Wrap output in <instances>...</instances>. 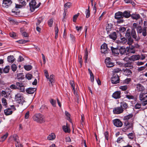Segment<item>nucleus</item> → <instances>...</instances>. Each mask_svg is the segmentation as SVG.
<instances>
[{
  "mask_svg": "<svg viewBox=\"0 0 147 147\" xmlns=\"http://www.w3.org/2000/svg\"><path fill=\"white\" fill-rule=\"evenodd\" d=\"M43 19L42 17L39 18L37 19V22L36 24V26H38L40 24L42 21Z\"/></svg>",
  "mask_w": 147,
  "mask_h": 147,
  "instance_id": "44",
  "label": "nucleus"
},
{
  "mask_svg": "<svg viewBox=\"0 0 147 147\" xmlns=\"http://www.w3.org/2000/svg\"><path fill=\"white\" fill-rule=\"evenodd\" d=\"M115 19L119 20L121 18H123L122 12L121 11H118L115 13Z\"/></svg>",
  "mask_w": 147,
  "mask_h": 147,
  "instance_id": "20",
  "label": "nucleus"
},
{
  "mask_svg": "<svg viewBox=\"0 0 147 147\" xmlns=\"http://www.w3.org/2000/svg\"><path fill=\"white\" fill-rule=\"evenodd\" d=\"M80 14L79 13H78L77 14H75L74 15L73 17V21L74 22H75L76 21V19L78 16H79Z\"/></svg>",
  "mask_w": 147,
  "mask_h": 147,
  "instance_id": "58",
  "label": "nucleus"
},
{
  "mask_svg": "<svg viewBox=\"0 0 147 147\" xmlns=\"http://www.w3.org/2000/svg\"><path fill=\"white\" fill-rule=\"evenodd\" d=\"M137 90L138 91H142L144 89V87L141 84H138L137 85Z\"/></svg>",
  "mask_w": 147,
  "mask_h": 147,
  "instance_id": "31",
  "label": "nucleus"
},
{
  "mask_svg": "<svg viewBox=\"0 0 147 147\" xmlns=\"http://www.w3.org/2000/svg\"><path fill=\"white\" fill-rule=\"evenodd\" d=\"M130 11H125L123 12H122L123 18L125 17L126 18H128L131 16Z\"/></svg>",
  "mask_w": 147,
  "mask_h": 147,
  "instance_id": "22",
  "label": "nucleus"
},
{
  "mask_svg": "<svg viewBox=\"0 0 147 147\" xmlns=\"http://www.w3.org/2000/svg\"><path fill=\"white\" fill-rule=\"evenodd\" d=\"M124 126L127 127L128 128L133 129V121H124Z\"/></svg>",
  "mask_w": 147,
  "mask_h": 147,
  "instance_id": "9",
  "label": "nucleus"
},
{
  "mask_svg": "<svg viewBox=\"0 0 147 147\" xmlns=\"http://www.w3.org/2000/svg\"><path fill=\"white\" fill-rule=\"evenodd\" d=\"M20 4H16V7L17 8H21L25 6L26 4L25 0H18Z\"/></svg>",
  "mask_w": 147,
  "mask_h": 147,
  "instance_id": "8",
  "label": "nucleus"
},
{
  "mask_svg": "<svg viewBox=\"0 0 147 147\" xmlns=\"http://www.w3.org/2000/svg\"><path fill=\"white\" fill-rule=\"evenodd\" d=\"M17 78L18 79L22 80L24 78L23 74L22 73H20L18 74Z\"/></svg>",
  "mask_w": 147,
  "mask_h": 147,
  "instance_id": "48",
  "label": "nucleus"
},
{
  "mask_svg": "<svg viewBox=\"0 0 147 147\" xmlns=\"http://www.w3.org/2000/svg\"><path fill=\"white\" fill-rule=\"evenodd\" d=\"M54 75L52 74L50 76V77H49V79H48L49 80V82H51V84H52L53 83L54 81Z\"/></svg>",
  "mask_w": 147,
  "mask_h": 147,
  "instance_id": "39",
  "label": "nucleus"
},
{
  "mask_svg": "<svg viewBox=\"0 0 147 147\" xmlns=\"http://www.w3.org/2000/svg\"><path fill=\"white\" fill-rule=\"evenodd\" d=\"M121 106L120 107H122L123 108L126 109L128 107L127 104L125 102H123L121 103Z\"/></svg>",
  "mask_w": 147,
  "mask_h": 147,
  "instance_id": "42",
  "label": "nucleus"
},
{
  "mask_svg": "<svg viewBox=\"0 0 147 147\" xmlns=\"http://www.w3.org/2000/svg\"><path fill=\"white\" fill-rule=\"evenodd\" d=\"M71 3L70 2H67L64 5V13H65V14H66V12L67 11V9L71 7Z\"/></svg>",
  "mask_w": 147,
  "mask_h": 147,
  "instance_id": "21",
  "label": "nucleus"
},
{
  "mask_svg": "<svg viewBox=\"0 0 147 147\" xmlns=\"http://www.w3.org/2000/svg\"><path fill=\"white\" fill-rule=\"evenodd\" d=\"M128 138L131 139H133L134 138V134L133 133H131L127 135Z\"/></svg>",
  "mask_w": 147,
  "mask_h": 147,
  "instance_id": "61",
  "label": "nucleus"
},
{
  "mask_svg": "<svg viewBox=\"0 0 147 147\" xmlns=\"http://www.w3.org/2000/svg\"><path fill=\"white\" fill-rule=\"evenodd\" d=\"M131 36L136 41H138L140 39V37L139 36H137L136 33L135 31H132L131 33Z\"/></svg>",
  "mask_w": 147,
  "mask_h": 147,
  "instance_id": "24",
  "label": "nucleus"
},
{
  "mask_svg": "<svg viewBox=\"0 0 147 147\" xmlns=\"http://www.w3.org/2000/svg\"><path fill=\"white\" fill-rule=\"evenodd\" d=\"M113 122L114 125L117 127H121L123 125L121 121L118 119L113 120Z\"/></svg>",
  "mask_w": 147,
  "mask_h": 147,
  "instance_id": "7",
  "label": "nucleus"
},
{
  "mask_svg": "<svg viewBox=\"0 0 147 147\" xmlns=\"http://www.w3.org/2000/svg\"><path fill=\"white\" fill-rule=\"evenodd\" d=\"M8 135V133H6L4 135L2 136L1 137V139L2 140V141L3 142L7 138Z\"/></svg>",
  "mask_w": 147,
  "mask_h": 147,
  "instance_id": "50",
  "label": "nucleus"
},
{
  "mask_svg": "<svg viewBox=\"0 0 147 147\" xmlns=\"http://www.w3.org/2000/svg\"><path fill=\"white\" fill-rule=\"evenodd\" d=\"M26 77L28 80H30L32 78V76L31 74H28L26 75Z\"/></svg>",
  "mask_w": 147,
  "mask_h": 147,
  "instance_id": "57",
  "label": "nucleus"
},
{
  "mask_svg": "<svg viewBox=\"0 0 147 147\" xmlns=\"http://www.w3.org/2000/svg\"><path fill=\"white\" fill-rule=\"evenodd\" d=\"M11 69L13 71H16L17 69V67L16 65L14 64H13L11 65Z\"/></svg>",
  "mask_w": 147,
  "mask_h": 147,
  "instance_id": "54",
  "label": "nucleus"
},
{
  "mask_svg": "<svg viewBox=\"0 0 147 147\" xmlns=\"http://www.w3.org/2000/svg\"><path fill=\"white\" fill-rule=\"evenodd\" d=\"M36 90V88H29L26 89V91L27 93L28 94H32L34 93Z\"/></svg>",
  "mask_w": 147,
  "mask_h": 147,
  "instance_id": "25",
  "label": "nucleus"
},
{
  "mask_svg": "<svg viewBox=\"0 0 147 147\" xmlns=\"http://www.w3.org/2000/svg\"><path fill=\"white\" fill-rule=\"evenodd\" d=\"M24 68L27 71H30L32 69V67L30 65H25L24 66Z\"/></svg>",
  "mask_w": 147,
  "mask_h": 147,
  "instance_id": "43",
  "label": "nucleus"
},
{
  "mask_svg": "<svg viewBox=\"0 0 147 147\" xmlns=\"http://www.w3.org/2000/svg\"><path fill=\"white\" fill-rule=\"evenodd\" d=\"M69 83L71 87L72 88V89L74 91H75V84L74 81L70 80Z\"/></svg>",
  "mask_w": 147,
  "mask_h": 147,
  "instance_id": "52",
  "label": "nucleus"
},
{
  "mask_svg": "<svg viewBox=\"0 0 147 147\" xmlns=\"http://www.w3.org/2000/svg\"><path fill=\"white\" fill-rule=\"evenodd\" d=\"M119 53L121 55H123L126 52V49L125 47H121L119 49Z\"/></svg>",
  "mask_w": 147,
  "mask_h": 147,
  "instance_id": "34",
  "label": "nucleus"
},
{
  "mask_svg": "<svg viewBox=\"0 0 147 147\" xmlns=\"http://www.w3.org/2000/svg\"><path fill=\"white\" fill-rule=\"evenodd\" d=\"M50 102L53 107H56V101L55 100L51 99L50 100Z\"/></svg>",
  "mask_w": 147,
  "mask_h": 147,
  "instance_id": "45",
  "label": "nucleus"
},
{
  "mask_svg": "<svg viewBox=\"0 0 147 147\" xmlns=\"http://www.w3.org/2000/svg\"><path fill=\"white\" fill-rule=\"evenodd\" d=\"M104 134L105 135V139L107 140H108L109 139V133L107 131L105 132Z\"/></svg>",
  "mask_w": 147,
  "mask_h": 147,
  "instance_id": "64",
  "label": "nucleus"
},
{
  "mask_svg": "<svg viewBox=\"0 0 147 147\" xmlns=\"http://www.w3.org/2000/svg\"><path fill=\"white\" fill-rule=\"evenodd\" d=\"M140 59V57L139 55H133L129 57V59L130 61H134L138 60Z\"/></svg>",
  "mask_w": 147,
  "mask_h": 147,
  "instance_id": "16",
  "label": "nucleus"
},
{
  "mask_svg": "<svg viewBox=\"0 0 147 147\" xmlns=\"http://www.w3.org/2000/svg\"><path fill=\"white\" fill-rule=\"evenodd\" d=\"M111 83L113 84H117L119 82V78L118 75L115 73L113 74L111 79Z\"/></svg>",
  "mask_w": 147,
  "mask_h": 147,
  "instance_id": "6",
  "label": "nucleus"
},
{
  "mask_svg": "<svg viewBox=\"0 0 147 147\" xmlns=\"http://www.w3.org/2000/svg\"><path fill=\"white\" fill-rule=\"evenodd\" d=\"M101 52L102 53L105 54L107 52L108 47L107 45L104 43L101 46Z\"/></svg>",
  "mask_w": 147,
  "mask_h": 147,
  "instance_id": "12",
  "label": "nucleus"
},
{
  "mask_svg": "<svg viewBox=\"0 0 147 147\" xmlns=\"http://www.w3.org/2000/svg\"><path fill=\"white\" fill-rule=\"evenodd\" d=\"M15 60V58L13 55H10L7 57V61L9 62L13 63Z\"/></svg>",
  "mask_w": 147,
  "mask_h": 147,
  "instance_id": "28",
  "label": "nucleus"
},
{
  "mask_svg": "<svg viewBox=\"0 0 147 147\" xmlns=\"http://www.w3.org/2000/svg\"><path fill=\"white\" fill-rule=\"evenodd\" d=\"M4 113L5 115H8L12 114V111L11 110V109L8 108L4 110Z\"/></svg>",
  "mask_w": 147,
  "mask_h": 147,
  "instance_id": "29",
  "label": "nucleus"
},
{
  "mask_svg": "<svg viewBox=\"0 0 147 147\" xmlns=\"http://www.w3.org/2000/svg\"><path fill=\"white\" fill-rule=\"evenodd\" d=\"M41 4L40 3H39L36 5V2L35 0H31L29 3L30 9L32 12L34 11L35 9L38 7Z\"/></svg>",
  "mask_w": 147,
  "mask_h": 147,
  "instance_id": "4",
  "label": "nucleus"
},
{
  "mask_svg": "<svg viewBox=\"0 0 147 147\" xmlns=\"http://www.w3.org/2000/svg\"><path fill=\"white\" fill-rule=\"evenodd\" d=\"M140 100L142 102L143 106H145L147 104V92H141L139 95Z\"/></svg>",
  "mask_w": 147,
  "mask_h": 147,
  "instance_id": "3",
  "label": "nucleus"
},
{
  "mask_svg": "<svg viewBox=\"0 0 147 147\" xmlns=\"http://www.w3.org/2000/svg\"><path fill=\"white\" fill-rule=\"evenodd\" d=\"M146 31L147 29L145 28H143V30L142 32V35L144 36H146L147 34H146Z\"/></svg>",
  "mask_w": 147,
  "mask_h": 147,
  "instance_id": "60",
  "label": "nucleus"
},
{
  "mask_svg": "<svg viewBox=\"0 0 147 147\" xmlns=\"http://www.w3.org/2000/svg\"><path fill=\"white\" fill-rule=\"evenodd\" d=\"M131 17L133 19L138 20L140 18V16L139 14H133Z\"/></svg>",
  "mask_w": 147,
  "mask_h": 147,
  "instance_id": "33",
  "label": "nucleus"
},
{
  "mask_svg": "<svg viewBox=\"0 0 147 147\" xmlns=\"http://www.w3.org/2000/svg\"><path fill=\"white\" fill-rule=\"evenodd\" d=\"M86 18H88L90 16V12L89 10V7H88V9H86Z\"/></svg>",
  "mask_w": 147,
  "mask_h": 147,
  "instance_id": "46",
  "label": "nucleus"
},
{
  "mask_svg": "<svg viewBox=\"0 0 147 147\" xmlns=\"http://www.w3.org/2000/svg\"><path fill=\"white\" fill-rule=\"evenodd\" d=\"M113 98L115 99L119 98L121 97V92L116 91L112 95Z\"/></svg>",
  "mask_w": 147,
  "mask_h": 147,
  "instance_id": "18",
  "label": "nucleus"
},
{
  "mask_svg": "<svg viewBox=\"0 0 147 147\" xmlns=\"http://www.w3.org/2000/svg\"><path fill=\"white\" fill-rule=\"evenodd\" d=\"M125 97L129 100H134L135 99L134 97L130 93L126 95Z\"/></svg>",
  "mask_w": 147,
  "mask_h": 147,
  "instance_id": "35",
  "label": "nucleus"
},
{
  "mask_svg": "<svg viewBox=\"0 0 147 147\" xmlns=\"http://www.w3.org/2000/svg\"><path fill=\"white\" fill-rule=\"evenodd\" d=\"M131 81L130 78H127L123 81V83L124 84H128Z\"/></svg>",
  "mask_w": 147,
  "mask_h": 147,
  "instance_id": "53",
  "label": "nucleus"
},
{
  "mask_svg": "<svg viewBox=\"0 0 147 147\" xmlns=\"http://www.w3.org/2000/svg\"><path fill=\"white\" fill-rule=\"evenodd\" d=\"M123 74L126 76H129L131 75L132 72L129 69H123Z\"/></svg>",
  "mask_w": 147,
  "mask_h": 147,
  "instance_id": "23",
  "label": "nucleus"
},
{
  "mask_svg": "<svg viewBox=\"0 0 147 147\" xmlns=\"http://www.w3.org/2000/svg\"><path fill=\"white\" fill-rule=\"evenodd\" d=\"M16 85L17 87L18 88V89L21 92H24L25 91L24 87L23 84L21 82H17L16 83Z\"/></svg>",
  "mask_w": 147,
  "mask_h": 147,
  "instance_id": "14",
  "label": "nucleus"
},
{
  "mask_svg": "<svg viewBox=\"0 0 147 147\" xmlns=\"http://www.w3.org/2000/svg\"><path fill=\"white\" fill-rule=\"evenodd\" d=\"M113 26L111 23L107 24L106 29L108 34L110 33V32L113 30Z\"/></svg>",
  "mask_w": 147,
  "mask_h": 147,
  "instance_id": "17",
  "label": "nucleus"
},
{
  "mask_svg": "<svg viewBox=\"0 0 147 147\" xmlns=\"http://www.w3.org/2000/svg\"><path fill=\"white\" fill-rule=\"evenodd\" d=\"M127 44L129 45V47L130 48L131 47V46H132V45L133 43L134 40L131 37H129L127 39Z\"/></svg>",
  "mask_w": 147,
  "mask_h": 147,
  "instance_id": "27",
  "label": "nucleus"
},
{
  "mask_svg": "<svg viewBox=\"0 0 147 147\" xmlns=\"http://www.w3.org/2000/svg\"><path fill=\"white\" fill-rule=\"evenodd\" d=\"M134 115L132 113H130L129 115L125 116L123 119L124 121H133V118Z\"/></svg>",
  "mask_w": 147,
  "mask_h": 147,
  "instance_id": "10",
  "label": "nucleus"
},
{
  "mask_svg": "<svg viewBox=\"0 0 147 147\" xmlns=\"http://www.w3.org/2000/svg\"><path fill=\"white\" fill-rule=\"evenodd\" d=\"M62 129L65 133H69L70 131L69 128L67 126V123L66 125H63L62 126Z\"/></svg>",
  "mask_w": 147,
  "mask_h": 147,
  "instance_id": "32",
  "label": "nucleus"
},
{
  "mask_svg": "<svg viewBox=\"0 0 147 147\" xmlns=\"http://www.w3.org/2000/svg\"><path fill=\"white\" fill-rule=\"evenodd\" d=\"M12 3V1L11 0H3L2 6L3 7L7 8L10 6Z\"/></svg>",
  "mask_w": 147,
  "mask_h": 147,
  "instance_id": "15",
  "label": "nucleus"
},
{
  "mask_svg": "<svg viewBox=\"0 0 147 147\" xmlns=\"http://www.w3.org/2000/svg\"><path fill=\"white\" fill-rule=\"evenodd\" d=\"M9 35L11 37H12L14 38H16L17 37L16 33L13 32L10 33Z\"/></svg>",
  "mask_w": 147,
  "mask_h": 147,
  "instance_id": "49",
  "label": "nucleus"
},
{
  "mask_svg": "<svg viewBox=\"0 0 147 147\" xmlns=\"http://www.w3.org/2000/svg\"><path fill=\"white\" fill-rule=\"evenodd\" d=\"M1 93V96H4L5 98H7V95L6 92L5 91L3 90L2 91Z\"/></svg>",
  "mask_w": 147,
  "mask_h": 147,
  "instance_id": "62",
  "label": "nucleus"
},
{
  "mask_svg": "<svg viewBox=\"0 0 147 147\" xmlns=\"http://www.w3.org/2000/svg\"><path fill=\"white\" fill-rule=\"evenodd\" d=\"M55 38L57 39L58 37V28L57 25L55 27Z\"/></svg>",
  "mask_w": 147,
  "mask_h": 147,
  "instance_id": "36",
  "label": "nucleus"
},
{
  "mask_svg": "<svg viewBox=\"0 0 147 147\" xmlns=\"http://www.w3.org/2000/svg\"><path fill=\"white\" fill-rule=\"evenodd\" d=\"M119 30L121 32H123L126 30V28L123 27H120L119 28Z\"/></svg>",
  "mask_w": 147,
  "mask_h": 147,
  "instance_id": "56",
  "label": "nucleus"
},
{
  "mask_svg": "<svg viewBox=\"0 0 147 147\" xmlns=\"http://www.w3.org/2000/svg\"><path fill=\"white\" fill-rule=\"evenodd\" d=\"M53 20L52 19H50L48 22V24L49 27H51L52 26L53 23Z\"/></svg>",
  "mask_w": 147,
  "mask_h": 147,
  "instance_id": "51",
  "label": "nucleus"
},
{
  "mask_svg": "<svg viewBox=\"0 0 147 147\" xmlns=\"http://www.w3.org/2000/svg\"><path fill=\"white\" fill-rule=\"evenodd\" d=\"M65 113L67 120L69 122H71V119L70 118V114L67 111H65Z\"/></svg>",
  "mask_w": 147,
  "mask_h": 147,
  "instance_id": "37",
  "label": "nucleus"
},
{
  "mask_svg": "<svg viewBox=\"0 0 147 147\" xmlns=\"http://www.w3.org/2000/svg\"><path fill=\"white\" fill-rule=\"evenodd\" d=\"M119 41L120 43L124 44L126 43L127 39L125 37H121Z\"/></svg>",
  "mask_w": 147,
  "mask_h": 147,
  "instance_id": "40",
  "label": "nucleus"
},
{
  "mask_svg": "<svg viewBox=\"0 0 147 147\" xmlns=\"http://www.w3.org/2000/svg\"><path fill=\"white\" fill-rule=\"evenodd\" d=\"M105 62L107 66L108 67H111L114 66L113 63L111 62L110 59L109 57L107 58L106 59Z\"/></svg>",
  "mask_w": 147,
  "mask_h": 147,
  "instance_id": "13",
  "label": "nucleus"
},
{
  "mask_svg": "<svg viewBox=\"0 0 147 147\" xmlns=\"http://www.w3.org/2000/svg\"><path fill=\"white\" fill-rule=\"evenodd\" d=\"M18 137L16 134H14L10 136L8 139L9 142H16L17 143L16 144V147H22V145L20 144L19 140H18Z\"/></svg>",
  "mask_w": 147,
  "mask_h": 147,
  "instance_id": "2",
  "label": "nucleus"
},
{
  "mask_svg": "<svg viewBox=\"0 0 147 147\" xmlns=\"http://www.w3.org/2000/svg\"><path fill=\"white\" fill-rule=\"evenodd\" d=\"M143 30V29L142 28L141 26H138L137 27V31L138 33L140 34L142 33Z\"/></svg>",
  "mask_w": 147,
  "mask_h": 147,
  "instance_id": "47",
  "label": "nucleus"
},
{
  "mask_svg": "<svg viewBox=\"0 0 147 147\" xmlns=\"http://www.w3.org/2000/svg\"><path fill=\"white\" fill-rule=\"evenodd\" d=\"M2 102L3 106H6L7 105V102L6 100L4 98L2 99Z\"/></svg>",
  "mask_w": 147,
  "mask_h": 147,
  "instance_id": "55",
  "label": "nucleus"
},
{
  "mask_svg": "<svg viewBox=\"0 0 147 147\" xmlns=\"http://www.w3.org/2000/svg\"><path fill=\"white\" fill-rule=\"evenodd\" d=\"M111 50H112V53L115 55L117 56L119 54V49L118 48H115L113 47H111Z\"/></svg>",
  "mask_w": 147,
  "mask_h": 147,
  "instance_id": "19",
  "label": "nucleus"
},
{
  "mask_svg": "<svg viewBox=\"0 0 147 147\" xmlns=\"http://www.w3.org/2000/svg\"><path fill=\"white\" fill-rule=\"evenodd\" d=\"M9 65L6 66L3 70V72L5 73H7L9 72Z\"/></svg>",
  "mask_w": 147,
  "mask_h": 147,
  "instance_id": "41",
  "label": "nucleus"
},
{
  "mask_svg": "<svg viewBox=\"0 0 147 147\" xmlns=\"http://www.w3.org/2000/svg\"><path fill=\"white\" fill-rule=\"evenodd\" d=\"M10 88L12 89H18V88L17 87V86L16 85H15L14 84H11L10 86Z\"/></svg>",
  "mask_w": 147,
  "mask_h": 147,
  "instance_id": "63",
  "label": "nucleus"
},
{
  "mask_svg": "<svg viewBox=\"0 0 147 147\" xmlns=\"http://www.w3.org/2000/svg\"><path fill=\"white\" fill-rule=\"evenodd\" d=\"M28 40H21L18 41L17 42L20 44H23L26 42H28Z\"/></svg>",
  "mask_w": 147,
  "mask_h": 147,
  "instance_id": "59",
  "label": "nucleus"
},
{
  "mask_svg": "<svg viewBox=\"0 0 147 147\" xmlns=\"http://www.w3.org/2000/svg\"><path fill=\"white\" fill-rule=\"evenodd\" d=\"M15 100L17 103L22 104L25 101L22 94L20 93H18L16 94Z\"/></svg>",
  "mask_w": 147,
  "mask_h": 147,
  "instance_id": "5",
  "label": "nucleus"
},
{
  "mask_svg": "<svg viewBox=\"0 0 147 147\" xmlns=\"http://www.w3.org/2000/svg\"><path fill=\"white\" fill-rule=\"evenodd\" d=\"M33 120L40 123H43L45 121V117L44 116L40 113L35 114L32 117Z\"/></svg>",
  "mask_w": 147,
  "mask_h": 147,
  "instance_id": "1",
  "label": "nucleus"
},
{
  "mask_svg": "<svg viewBox=\"0 0 147 147\" xmlns=\"http://www.w3.org/2000/svg\"><path fill=\"white\" fill-rule=\"evenodd\" d=\"M128 86L127 85L121 86L119 87V88L121 90L123 91H125L127 89Z\"/></svg>",
  "mask_w": 147,
  "mask_h": 147,
  "instance_id": "38",
  "label": "nucleus"
},
{
  "mask_svg": "<svg viewBox=\"0 0 147 147\" xmlns=\"http://www.w3.org/2000/svg\"><path fill=\"white\" fill-rule=\"evenodd\" d=\"M55 134L54 133H51L48 136L47 139L49 140H53L55 138Z\"/></svg>",
  "mask_w": 147,
  "mask_h": 147,
  "instance_id": "26",
  "label": "nucleus"
},
{
  "mask_svg": "<svg viewBox=\"0 0 147 147\" xmlns=\"http://www.w3.org/2000/svg\"><path fill=\"white\" fill-rule=\"evenodd\" d=\"M109 36L110 38L114 40H116L117 38V35L116 32H113L112 33L109 34Z\"/></svg>",
  "mask_w": 147,
  "mask_h": 147,
  "instance_id": "30",
  "label": "nucleus"
},
{
  "mask_svg": "<svg viewBox=\"0 0 147 147\" xmlns=\"http://www.w3.org/2000/svg\"><path fill=\"white\" fill-rule=\"evenodd\" d=\"M124 111L123 108L121 107H117L115 108L113 110L114 113L118 114L122 113Z\"/></svg>",
  "mask_w": 147,
  "mask_h": 147,
  "instance_id": "11",
  "label": "nucleus"
}]
</instances>
